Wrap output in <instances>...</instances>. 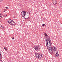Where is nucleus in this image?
<instances>
[{"label": "nucleus", "mask_w": 62, "mask_h": 62, "mask_svg": "<svg viewBox=\"0 0 62 62\" xmlns=\"http://www.w3.org/2000/svg\"><path fill=\"white\" fill-rule=\"evenodd\" d=\"M0 61H1V60H0Z\"/></svg>", "instance_id": "obj_27"}, {"label": "nucleus", "mask_w": 62, "mask_h": 62, "mask_svg": "<svg viewBox=\"0 0 62 62\" xmlns=\"http://www.w3.org/2000/svg\"><path fill=\"white\" fill-rule=\"evenodd\" d=\"M6 8L7 9H8V8L7 7H6Z\"/></svg>", "instance_id": "obj_21"}, {"label": "nucleus", "mask_w": 62, "mask_h": 62, "mask_svg": "<svg viewBox=\"0 0 62 62\" xmlns=\"http://www.w3.org/2000/svg\"><path fill=\"white\" fill-rule=\"evenodd\" d=\"M38 54H37V53H36L35 54V56H36Z\"/></svg>", "instance_id": "obj_15"}, {"label": "nucleus", "mask_w": 62, "mask_h": 62, "mask_svg": "<svg viewBox=\"0 0 62 62\" xmlns=\"http://www.w3.org/2000/svg\"><path fill=\"white\" fill-rule=\"evenodd\" d=\"M1 17H2V16H1V15L0 16V18H1Z\"/></svg>", "instance_id": "obj_24"}, {"label": "nucleus", "mask_w": 62, "mask_h": 62, "mask_svg": "<svg viewBox=\"0 0 62 62\" xmlns=\"http://www.w3.org/2000/svg\"><path fill=\"white\" fill-rule=\"evenodd\" d=\"M22 12V13H24V14L25 13H26V12H27V11H24Z\"/></svg>", "instance_id": "obj_11"}, {"label": "nucleus", "mask_w": 62, "mask_h": 62, "mask_svg": "<svg viewBox=\"0 0 62 62\" xmlns=\"http://www.w3.org/2000/svg\"><path fill=\"white\" fill-rule=\"evenodd\" d=\"M1 54H2V52H0V58H1Z\"/></svg>", "instance_id": "obj_13"}, {"label": "nucleus", "mask_w": 62, "mask_h": 62, "mask_svg": "<svg viewBox=\"0 0 62 62\" xmlns=\"http://www.w3.org/2000/svg\"><path fill=\"white\" fill-rule=\"evenodd\" d=\"M42 55L41 54H38V55H37L36 56L37 58H39V59H41L42 58Z\"/></svg>", "instance_id": "obj_5"}, {"label": "nucleus", "mask_w": 62, "mask_h": 62, "mask_svg": "<svg viewBox=\"0 0 62 62\" xmlns=\"http://www.w3.org/2000/svg\"><path fill=\"white\" fill-rule=\"evenodd\" d=\"M1 26H2V25H0V28L1 27Z\"/></svg>", "instance_id": "obj_22"}, {"label": "nucleus", "mask_w": 62, "mask_h": 62, "mask_svg": "<svg viewBox=\"0 0 62 62\" xmlns=\"http://www.w3.org/2000/svg\"><path fill=\"white\" fill-rule=\"evenodd\" d=\"M2 29H4V27L3 26L1 25V27Z\"/></svg>", "instance_id": "obj_18"}, {"label": "nucleus", "mask_w": 62, "mask_h": 62, "mask_svg": "<svg viewBox=\"0 0 62 62\" xmlns=\"http://www.w3.org/2000/svg\"><path fill=\"white\" fill-rule=\"evenodd\" d=\"M52 3L54 5H55L57 3V1L56 0H53L52 1Z\"/></svg>", "instance_id": "obj_6"}, {"label": "nucleus", "mask_w": 62, "mask_h": 62, "mask_svg": "<svg viewBox=\"0 0 62 62\" xmlns=\"http://www.w3.org/2000/svg\"><path fill=\"white\" fill-rule=\"evenodd\" d=\"M21 14L22 15V16H23V18H24V19H26V18H25V17H24V16H25V14L23 13V12H21Z\"/></svg>", "instance_id": "obj_8"}, {"label": "nucleus", "mask_w": 62, "mask_h": 62, "mask_svg": "<svg viewBox=\"0 0 62 62\" xmlns=\"http://www.w3.org/2000/svg\"><path fill=\"white\" fill-rule=\"evenodd\" d=\"M57 53L56 54H55V55L56 57H58V56H59V54H58V53L57 51Z\"/></svg>", "instance_id": "obj_9"}, {"label": "nucleus", "mask_w": 62, "mask_h": 62, "mask_svg": "<svg viewBox=\"0 0 62 62\" xmlns=\"http://www.w3.org/2000/svg\"><path fill=\"white\" fill-rule=\"evenodd\" d=\"M3 12H5V11H6V10H3Z\"/></svg>", "instance_id": "obj_19"}, {"label": "nucleus", "mask_w": 62, "mask_h": 62, "mask_svg": "<svg viewBox=\"0 0 62 62\" xmlns=\"http://www.w3.org/2000/svg\"><path fill=\"white\" fill-rule=\"evenodd\" d=\"M34 49L36 51H40V47H39V46H35L34 47Z\"/></svg>", "instance_id": "obj_4"}, {"label": "nucleus", "mask_w": 62, "mask_h": 62, "mask_svg": "<svg viewBox=\"0 0 62 62\" xmlns=\"http://www.w3.org/2000/svg\"><path fill=\"white\" fill-rule=\"evenodd\" d=\"M25 14V15H26V13H25V14Z\"/></svg>", "instance_id": "obj_25"}, {"label": "nucleus", "mask_w": 62, "mask_h": 62, "mask_svg": "<svg viewBox=\"0 0 62 62\" xmlns=\"http://www.w3.org/2000/svg\"><path fill=\"white\" fill-rule=\"evenodd\" d=\"M4 16L6 17V16H7V14H5L4 15Z\"/></svg>", "instance_id": "obj_17"}, {"label": "nucleus", "mask_w": 62, "mask_h": 62, "mask_svg": "<svg viewBox=\"0 0 62 62\" xmlns=\"http://www.w3.org/2000/svg\"><path fill=\"white\" fill-rule=\"evenodd\" d=\"M1 54H2V52H0V58H1Z\"/></svg>", "instance_id": "obj_12"}, {"label": "nucleus", "mask_w": 62, "mask_h": 62, "mask_svg": "<svg viewBox=\"0 0 62 62\" xmlns=\"http://www.w3.org/2000/svg\"><path fill=\"white\" fill-rule=\"evenodd\" d=\"M53 47H55V46H53Z\"/></svg>", "instance_id": "obj_23"}, {"label": "nucleus", "mask_w": 62, "mask_h": 62, "mask_svg": "<svg viewBox=\"0 0 62 62\" xmlns=\"http://www.w3.org/2000/svg\"><path fill=\"white\" fill-rule=\"evenodd\" d=\"M42 26H43V27H44V26H45V24H43Z\"/></svg>", "instance_id": "obj_16"}, {"label": "nucleus", "mask_w": 62, "mask_h": 62, "mask_svg": "<svg viewBox=\"0 0 62 62\" xmlns=\"http://www.w3.org/2000/svg\"><path fill=\"white\" fill-rule=\"evenodd\" d=\"M12 39H14V37H13L12 38Z\"/></svg>", "instance_id": "obj_20"}, {"label": "nucleus", "mask_w": 62, "mask_h": 62, "mask_svg": "<svg viewBox=\"0 0 62 62\" xmlns=\"http://www.w3.org/2000/svg\"><path fill=\"white\" fill-rule=\"evenodd\" d=\"M4 49L5 51H7V50H8V49L6 47H4Z\"/></svg>", "instance_id": "obj_14"}, {"label": "nucleus", "mask_w": 62, "mask_h": 62, "mask_svg": "<svg viewBox=\"0 0 62 62\" xmlns=\"http://www.w3.org/2000/svg\"><path fill=\"white\" fill-rule=\"evenodd\" d=\"M44 35L45 38H44L46 41V47H48V46H49L52 44V41L50 39V37H49L47 34L46 33H44Z\"/></svg>", "instance_id": "obj_1"}, {"label": "nucleus", "mask_w": 62, "mask_h": 62, "mask_svg": "<svg viewBox=\"0 0 62 62\" xmlns=\"http://www.w3.org/2000/svg\"><path fill=\"white\" fill-rule=\"evenodd\" d=\"M1 0H0V2H1Z\"/></svg>", "instance_id": "obj_26"}, {"label": "nucleus", "mask_w": 62, "mask_h": 62, "mask_svg": "<svg viewBox=\"0 0 62 62\" xmlns=\"http://www.w3.org/2000/svg\"><path fill=\"white\" fill-rule=\"evenodd\" d=\"M47 47L48 51H49V53H50L51 54H54L55 55L57 53V52H56V51H54V52H53V51H52V47L51 44L48 46H47Z\"/></svg>", "instance_id": "obj_2"}, {"label": "nucleus", "mask_w": 62, "mask_h": 62, "mask_svg": "<svg viewBox=\"0 0 62 62\" xmlns=\"http://www.w3.org/2000/svg\"><path fill=\"white\" fill-rule=\"evenodd\" d=\"M53 48H52V49H53V51H55L58 52L57 49L56 48V47H53Z\"/></svg>", "instance_id": "obj_7"}, {"label": "nucleus", "mask_w": 62, "mask_h": 62, "mask_svg": "<svg viewBox=\"0 0 62 62\" xmlns=\"http://www.w3.org/2000/svg\"><path fill=\"white\" fill-rule=\"evenodd\" d=\"M8 22L10 24V25H15V22L13 21L11 19L8 20Z\"/></svg>", "instance_id": "obj_3"}, {"label": "nucleus", "mask_w": 62, "mask_h": 62, "mask_svg": "<svg viewBox=\"0 0 62 62\" xmlns=\"http://www.w3.org/2000/svg\"><path fill=\"white\" fill-rule=\"evenodd\" d=\"M27 12L28 14L29 15V16L27 18H29V15H30V13L29 12V11H27Z\"/></svg>", "instance_id": "obj_10"}]
</instances>
